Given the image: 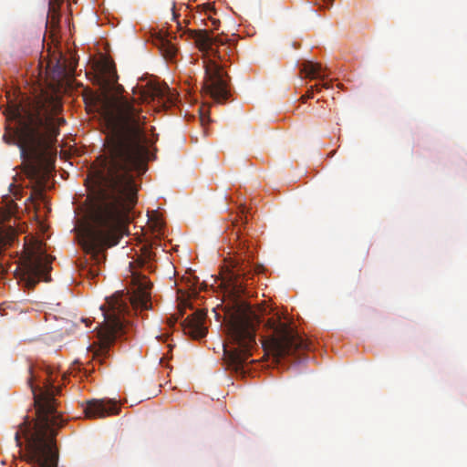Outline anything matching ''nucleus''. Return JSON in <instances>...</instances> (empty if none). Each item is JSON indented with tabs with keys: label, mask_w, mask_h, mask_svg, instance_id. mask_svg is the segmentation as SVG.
<instances>
[{
	"label": "nucleus",
	"mask_w": 467,
	"mask_h": 467,
	"mask_svg": "<svg viewBox=\"0 0 467 467\" xmlns=\"http://www.w3.org/2000/svg\"><path fill=\"white\" fill-rule=\"evenodd\" d=\"M100 115L108 135L94 170L99 187L89 198L87 223L79 233L83 249L96 265L122 237L138 201L136 179L147 171L150 160L146 117L134 99L107 97Z\"/></svg>",
	"instance_id": "1"
},
{
	"label": "nucleus",
	"mask_w": 467,
	"mask_h": 467,
	"mask_svg": "<svg viewBox=\"0 0 467 467\" xmlns=\"http://www.w3.org/2000/svg\"><path fill=\"white\" fill-rule=\"evenodd\" d=\"M9 97V93H7ZM61 105L50 94L41 93L34 99L16 102L8 98L4 112L7 121H16L15 129L6 126L3 140L7 144H16L23 160V173L37 185L41 183L42 160L46 150L59 134L53 115Z\"/></svg>",
	"instance_id": "2"
},
{
	"label": "nucleus",
	"mask_w": 467,
	"mask_h": 467,
	"mask_svg": "<svg viewBox=\"0 0 467 467\" xmlns=\"http://www.w3.org/2000/svg\"><path fill=\"white\" fill-rule=\"evenodd\" d=\"M27 383L34 396L36 420L34 423L26 416L15 433V441L22 460L36 467H57L58 451L56 446L55 428L65 420L57 412L55 396L59 389L47 379L41 387L36 384L37 375L32 366L28 368Z\"/></svg>",
	"instance_id": "3"
},
{
	"label": "nucleus",
	"mask_w": 467,
	"mask_h": 467,
	"mask_svg": "<svg viewBox=\"0 0 467 467\" xmlns=\"http://www.w3.org/2000/svg\"><path fill=\"white\" fill-rule=\"evenodd\" d=\"M131 285V292L116 293L100 306L104 320L97 327L99 341L93 351V358L99 364H103L109 357V348L115 341L126 333V317L131 311L148 310L151 307L152 284L148 277L133 275Z\"/></svg>",
	"instance_id": "4"
},
{
	"label": "nucleus",
	"mask_w": 467,
	"mask_h": 467,
	"mask_svg": "<svg viewBox=\"0 0 467 467\" xmlns=\"http://www.w3.org/2000/svg\"><path fill=\"white\" fill-rule=\"evenodd\" d=\"M269 313L266 306H253L246 303L236 306L226 320V330L231 346L223 344V356L236 373L245 374L256 345L255 331L261 317Z\"/></svg>",
	"instance_id": "5"
},
{
	"label": "nucleus",
	"mask_w": 467,
	"mask_h": 467,
	"mask_svg": "<svg viewBox=\"0 0 467 467\" xmlns=\"http://www.w3.org/2000/svg\"><path fill=\"white\" fill-rule=\"evenodd\" d=\"M187 34L194 40L200 51L207 53L213 58L204 60V78L202 90L215 102L224 103L231 96L229 76L223 71V66L215 59L223 61L224 55H230L232 48L227 45V39L220 36L213 37L205 29H189Z\"/></svg>",
	"instance_id": "6"
},
{
	"label": "nucleus",
	"mask_w": 467,
	"mask_h": 467,
	"mask_svg": "<svg viewBox=\"0 0 467 467\" xmlns=\"http://www.w3.org/2000/svg\"><path fill=\"white\" fill-rule=\"evenodd\" d=\"M268 335L264 337L263 347L275 358H283L301 349H309L307 340L304 339L287 323L280 317L268 318L265 323Z\"/></svg>",
	"instance_id": "7"
},
{
	"label": "nucleus",
	"mask_w": 467,
	"mask_h": 467,
	"mask_svg": "<svg viewBox=\"0 0 467 467\" xmlns=\"http://www.w3.org/2000/svg\"><path fill=\"white\" fill-rule=\"evenodd\" d=\"M52 258L41 251L30 250L23 256L16 267L25 286L32 289L40 281H50Z\"/></svg>",
	"instance_id": "8"
},
{
	"label": "nucleus",
	"mask_w": 467,
	"mask_h": 467,
	"mask_svg": "<svg viewBox=\"0 0 467 467\" xmlns=\"http://www.w3.org/2000/svg\"><path fill=\"white\" fill-rule=\"evenodd\" d=\"M139 99L141 102L157 101L163 107L173 103L172 95L166 85H160L155 82H148L147 85L140 89Z\"/></svg>",
	"instance_id": "9"
},
{
	"label": "nucleus",
	"mask_w": 467,
	"mask_h": 467,
	"mask_svg": "<svg viewBox=\"0 0 467 467\" xmlns=\"http://www.w3.org/2000/svg\"><path fill=\"white\" fill-rule=\"evenodd\" d=\"M119 407L111 400H92L87 402L84 410L87 418H105L119 412Z\"/></svg>",
	"instance_id": "10"
},
{
	"label": "nucleus",
	"mask_w": 467,
	"mask_h": 467,
	"mask_svg": "<svg viewBox=\"0 0 467 467\" xmlns=\"http://www.w3.org/2000/svg\"><path fill=\"white\" fill-rule=\"evenodd\" d=\"M206 313L203 310H197L187 317L183 323V331L193 339H201L207 334V328L204 326Z\"/></svg>",
	"instance_id": "11"
},
{
	"label": "nucleus",
	"mask_w": 467,
	"mask_h": 467,
	"mask_svg": "<svg viewBox=\"0 0 467 467\" xmlns=\"http://www.w3.org/2000/svg\"><path fill=\"white\" fill-rule=\"evenodd\" d=\"M118 81L117 72L114 67L105 65L102 68L100 76L98 78V83L105 93L111 92Z\"/></svg>",
	"instance_id": "12"
},
{
	"label": "nucleus",
	"mask_w": 467,
	"mask_h": 467,
	"mask_svg": "<svg viewBox=\"0 0 467 467\" xmlns=\"http://www.w3.org/2000/svg\"><path fill=\"white\" fill-rule=\"evenodd\" d=\"M152 43L159 48L166 59L171 60L177 54V47L167 36L157 35L152 38Z\"/></svg>",
	"instance_id": "13"
},
{
	"label": "nucleus",
	"mask_w": 467,
	"mask_h": 467,
	"mask_svg": "<svg viewBox=\"0 0 467 467\" xmlns=\"http://www.w3.org/2000/svg\"><path fill=\"white\" fill-rule=\"evenodd\" d=\"M321 65L318 63H314L312 61H305L301 67V72L304 73L306 78H310L313 79L325 78V75H321Z\"/></svg>",
	"instance_id": "14"
},
{
	"label": "nucleus",
	"mask_w": 467,
	"mask_h": 467,
	"mask_svg": "<svg viewBox=\"0 0 467 467\" xmlns=\"http://www.w3.org/2000/svg\"><path fill=\"white\" fill-rule=\"evenodd\" d=\"M250 255H246V252H244V246L242 248V252L240 254V260L236 259L234 262V265H233L234 275L236 276H241L245 275V268L246 265H244V261L249 258Z\"/></svg>",
	"instance_id": "15"
},
{
	"label": "nucleus",
	"mask_w": 467,
	"mask_h": 467,
	"mask_svg": "<svg viewBox=\"0 0 467 467\" xmlns=\"http://www.w3.org/2000/svg\"><path fill=\"white\" fill-rule=\"evenodd\" d=\"M321 88H324L326 89L331 88H332L331 82L327 81V82H324L322 85L316 84L314 86H311L309 88V89L307 90L306 94L301 97V100L303 102H306L307 99H312L314 96V92L315 91L319 92Z\"/></svg>",
	"instance_id": "16"
},
{
	"label": "nucleus",
	"mask_w": 467,
	"mask_h": 467,
	"mask_svg": "<svg viewBox=\"0 0 467 467\" xmlns=\"http://www.w3.org/2000/svg\"><path fill=\"white\" fill-rule=\"evenodd\" d=\"M155 253L151 250V247L144 246L142 251L141 265L147 268H151V261L155 259Z\"/></svg>",
	"instance_id": "17"
},
{
	"label": "nucleus",
	"mask_w": 467,
	"mask_h": 467,
	"mask_svg": "<svg viewBox=\"0 0 467 467\" xmlns=\"http://www.w3.org/2000/svg\"><path fill=\"white\" fill-rule=\"evenodd\" d=\"M16 239V234L14 229L10 228L5 233V234L0 235V244L4 246L11 245L15 240Z\"/></svg>",
	"instance_id": "18"
},
{
	"label": "nucleus",
	"mask_w": 467,
	"mask_h": 467,
	"mask_svg": "<svg viewBox=\"0 0 467 467\" xmlns=\"http://www.w3.org/2000/svg\"><path fill=\"white\" fill-rule=\"evenodd\" d=\"M153 232L158 235L163 234V225L161 222H156L153 226Z\"/></svg>",
	"instance_id": "19"
},
{
	"label": "nucleus",
	"mask_w": 467,
	"mask_h": 467,
	"mask_svg": "<svg viewBox=\"0 0 467 467\" xmlns=\"http://www.w3.org/2000/svg\"><path fill=\"white\" fill-rule=\"evenodd\" d=\"M57 67L58 69V75L60 77H64L67 74V66L64 63L61 64L59 61H57Z\"/></svg>",
	"instance_id": "20"
},
{
	"label": "nucleus",
	"mask_w": 467,
	"mask_h": 467,
	"mask_svg": "<svg viewBox=\"0 0 467 467\" xmlns=\"http://www.w3.org/2000/svg\"><path fill=\"white\" fill-rule=\"evenodd\" d=\"M334 0H322V8H329L333 5Z\"/></svg>",
	"instance_id": "21"
},
{
	"label": "nucleus",
	"mask_w": 467,
	"mask_h": 467,
	"mask_svg": "<svg viewBox=\"0 0 467 467\" xmlns=\"http://www.w3.org/2000/svg\"><path fill=\"white\" fill-rule=\"evenodd\" d=\"M219 24V21L216 19H212V25L214 26V28H217V25Z\"/></svg>",
	"instance_id": "22"
},
{
	"label": "nucleus",
	"mask_w": 467,
	"mask_h": 467,
	"mask_svg": "<svg viewBox=\"0 0 467 467\" xmlns=\"http://www.w3.org/2000/svg\"><path fill=\"white\" fill-rule=\"evenodd\" d=\"M35 192H36V193L39 197H42V195H43L42 190H40V189H35Z\"/></svg>",
	"instance_id": "23"
},
{
	"label": "nucleus",
	"mask_w": 467,
	"mask_h": 467,
	"mask_svg": "<svg viewBox=\"0 0 467 467\" xmlns=\"http://www.w3.org/2000/svg\"><path fill=\"white\" fill-rule=\"evenodd\" d=\"M60 0H49V5H53L56 3H58Z\"/></svg>",
	"instance_id": "24"
},
{
	"label": "nucleus",
	"mask_w": 467,
	"mask_h": 467,
	"mask_svg": "<svg viewBox=\"0 0 467 467\" xmlns=\"http://www.w3.org/2000/svg\"><path fill=\"white\" fill-rule=\"evenodd\" d=\"M64 122H65V119H58V124H60V123H64Z\"/></svg>",
	"instance_id": "25"
},
{
	"label": "nucleus",
	"mask_w": 467,
	"mask_h": 467,
	"mask_svg": "<svg viewBox=\"0 0 467 467\" xmlns=\"http://www.w3.org/2000/svg\"><path fill=\"white\" fill-rule=\"evenodd\" d=\"M82 322H86V323H87V327H88V326H89V325H88V322H89V321H88V319H82Z\"/></svg>",
	"instance_id": "26"
},
{
	"label": "nucleus",
	"mask_w": 467,
	"mask_h": 467,
	"mask_svg": "<svg viewBox=\"0 0 467 467\" xmlns=\"http://www.w3.org/2000/svg\"><path fill=\"white\" fill-rule=\"evenodd\" d=\"M91 273H92L93 276L98 275V273L94 272L93 270L91 271Z\"/></svg>",
	"instance_id": "27"
}]
</instances>
